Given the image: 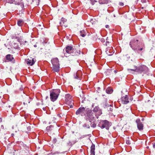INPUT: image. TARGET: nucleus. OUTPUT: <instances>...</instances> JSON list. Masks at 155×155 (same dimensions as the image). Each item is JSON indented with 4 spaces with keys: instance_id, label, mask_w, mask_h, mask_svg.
Listing matches in <instances>:
<instances>
[{
    "instance_id": "9",
    "label": "nucleus",
    "mask_w": 155,
    "mask_h": 155,
    "mask_svg": "<svg viewBox=\"0 0 155 155\" xmlns=\"http://www.w3.org/2000/svg\"><path fill=\"white\" fill-rule=\"evenodd\" d=\"M137 124V127L140 130H143V125L141 122L140 119H137L136 121Z\"/></svg>"
},
{
    "instance_id": "16",
    "label": "nucleus",
    "mask_w": 155,
    "mask_h": 155,
    "mask_svg": "<svg viewBox=\"0 0 155 155\" xmlns=\"http://www.w3.org/2000/svg\"><path fill=\"white\" fill-rule=\"evenodd\" d=\"M95 146L94 144H92L91 147V155H95Z\"/></svg>"
},
{
    "instance_id": "4",
    "label": "nucleus",
    "mask_w": 155,
    "mask_h": 155,
    "mask_svg": "<svg viewBox=\"0 0 155 155\" xmlns=\"http://www.w3.org/2000/svg\"><path fill=\"white\" fill-rule=\"evenodd\" d=\"M86 116L89 120H92L94 118L93 113L89 108H87L86 109Z\"/></svg>"
},
{
    "instance_id": "38",
    "label": "nucleus",
    "mask_w": 155,
    "mask_h": 155,
    "mask_svg": "<svg viewBox=\"0 0 155 155\" xmlns=\"http://www.w3.org/2000/svg\"><path fill=\"white\" fill-rule=\"evenodd\" d=\"M107 43H109V42L108 41H106V46H107Z\"/></svg>"
},
{
    "instance_id": "2",
    "label": "nucleus",
    "mask_w": 155,
    "mask_h": 155,
    "mask_svg": "<svg viewBox=\"0 0 155 155\" xmlns=\"http://www.w3.org/2000/svg\"><path fill=\"white\" fill-rule=\"evenodd\" d=\"M148 68L146 66L143 65L140 66L137 68L134 66V68L132 69H128V70H131L133 71H135L138 72H142L144 73V72H147L148 71Z\"/></svg>"
},
{
    "instance_id": "22",
    "label": "nucleus",
    "mask_w": 155,
    "mask_h": 155,
    "mask_svg": "<svg viewBox=\"0 0 155 155\" xmlns=\"http://www.w3.org/2000/svg\"><path fill=\"white\" fill-rule=\"evenodd\" d=\"M40 0H32V2L35 5H38L39 4Z\"/></svg>"
},
{
    "instance_id": "13",
    "label": "nucleus",
    "mask_w": 155,
    "mask_h": 155,
    "mask_svg": "<svg viewBox=\"0 0 155 155\" xmlns=\"http://www.w3.org/2000/svg\"><path fill=\"white\" fill-rule=\"evenodd\" d=\"M73 48L71 46H68L66 47L65 50L67 53L71 54L72 53Z\"/></svg>"
},
{
    "instance_id": "10",
    "label": "nucleus",
    "mask_w": 155,
    "mask_h": 155,
    "mask_svg": "<svg viewBox=\"0 0 155 155\" xmlns=\"http://www.w3.org/2000/svg\"><path fill=\"white\" fill-rule=\"evenodd\" d=\"M6 58L7 60L9 61L14 63L15 62V60L12 55L10 54H8L6 56Z\"/></svg>"
},
{
    "instance_id": "12",
    "label": "nucleus",
    "mask_w": 155,
    "mask_h": 155,
    "mask_svg": "<svg viewBox=\"0 0 155 155\" xmlns=\"http://www.w3.org/2000/svg\"><path fill=\"white\" fill-rule=\"evenodd\" d=\"M80 54V51L78 48H74L73 50L72 51V53H71L72 56H78Z\"/></svg>"
},
{
    "instance_id": "19",
    "label": "nucleus",
    "mask_w": 155,
    "mask_h": 155,
    "mask_svg": "<svg viewBox=\"0 0 155 155\" xmlns=\"http://www.w3.org/2000/svg\"><path fill=\"white\" fill-rule=\"evenodd\" d=\"M59 65L53 66V70L55 72H58L59 70Z\"/></svg>"
},
{
    "instance_id": "3",
    "label": "nucleus",
    "mask_w": 155,
    "mask_h": 155,
    "mask_svg": "<svg viewBox=\"0 0 155 155\" xmlns=\"http://www.w3.org/2000/svg\"><path fill=\"white\" fill-rule=\"evenodd\" d=\"M60 93L59 89L54 90L51 92L50 93V98L51 101L54 102L58 98V97Z\"/></svg>"
},
{
    "instance_id": "45",
    "label": "nucleus",
    "mask_w": 155,
    "mask_h": 155,
    "mask_svg": "<svg viewBox=\"0 0 155 155\" xmlns=\"http://www.w3.org/2000/svg\"><path fill=\"white\" fill-rule=\"evenodd\" d=\"M39 26H41V25H38Z\"/></svg>"
},
{
    "instance_id": "18",
    "label": "nucleus",
    "mask_w": 155,
    "mask_h": 155,
    "mask_svg": "<svg viewBox=\"0 0 155 155\" xmlns=\"http://www.w3.org/2000/svg\"><path fill=\"white\" fill-rule=\"evenodd\" d=\"M93 111L94 113H97L98 112H100V110L99 107L98 106H96L93 110Z\"/></svg>"
},
{
    "instance_id": "1",
    "label": "nucleus",
    "mask_w": 155,
    "mask_h": 155,
    "mask_svg": "<svg viewBox=\"0 0 155 155\" xmlns=\"http://www.w3.org/2000/svg\"><path fill=\"white\" fill-rule=\"evenodd\" d=\"M138 40H133L130 43V45L131 47L134 50H136L138 52L144 50L145 47L143 45H141L138 43Z\"/></svg>"
},
{
    "instance_id": "7",
    "label": "nucleus",
    "mask_w": 155,
    "mask_h": 155,
    "mask_svg": "<svg viewBox=\"0 0 155 155\" xmlns=\"http://www.w3.org/2000/svg\"><path fill=\"white\" fill-rule=\"evenodd\" d=\"M86 109L85 107H81L76 111L75 114L77 115H81L82 116H86Z\"/></svg>"
},
{
    "instance_id": "24",
    "label": "nucleus",
    "mask_w": 155,
    "mask_h": 155,
    "mask_svg": "<svg viewBox=\"0 0 155 155\" xmlns=\"http://www.w3.org/2000/svg\"><path fill=\"white\" fill-rule=\"evenodd\" d=\"M106 91L107 94H110L112 93L113 90L110 88H108L107 89Z\"/></svg>"
},
{
    "instance_id": "36",
    "label": "nucleus",
    "mask_w": 155,
    "mask_h": 155,
    "mask_svg": "<svg viewBox=\"0 0 155 155\" xmlns=\"http://www.w3.org/2000/svg\"><path fill=\"white\" fill-rule=\"evenodd\" d=\"M101 41L102 42H104V38H102L101 39Z\"/></svg>"
},
{
    "instance_id": "47",
    "label": "nucleus",
    "mask_w": 155,
    "mask_h": 155,
    "mask_svg": "<svg viewBox=\"0 0 155 155\" xmlns=\"http://www.w3.org/2000/svg\"><path fill=\"white\" fill-rule=\"evenodd\" d=\"M143 1V2H144V1H145V0H142Z\"/></svg>"
},
{
    "instance_id": "34",
    "label": "nucleus",
    "mask_w": 155,
    "mask_h": 155,
    "mask_svg": "<svg viewBox=\"0 0 155 155\" xmlns=\"http://www.w3.org/2000/svg\"><path fill=\"white\" fill-rule=\"evenodd\" d=\"M85 127H86L87 128H90V126L89 125H87L86 124H85Z\"/></svg>"
},
{
    "instance_id": "35",
    "label": "nucleus",
    "mask_w": 155,
    "mask_h": 155,
    "mask_svg": "<svg viewBox=\"0 0 155 155\" xmlns=\"http://www.w3.org/2000/svg\"><path fill=\"white\" fill-rule=\"evenodd\" d=\"M153 147L154 149H155V143H154L153 144Z\"/></svg>"
},
{
    "instance_id": "8",
    "label": "nucleus",
    "mask_w": 155,
    "mask_h": 155,
    "mask_svg": "<svg viewBox=\"0 0 155 155\" xmlns=\"http://www.w3.org/2000/svg\"><path fill=\"white\" fill-rule=\"evenodd\" d=\"M46 130L48 134L51 135L54 134L55 132V129L54 126L52 125L47 127H46Z\"/></svg>"
},
{
    "instance_id": "48",
    "label": "nucleus",
    "mask_w": 155,
    "mask_h": 155,
    "mask_svg": "<svg viewBox=\"0 0 155 155\" xmlns=\"http://www.w3.org/2000/svg\"><path fill=\"white\" fill-rule=\"evenodd\" d=\"M101 114L100 113L99 114H100H100Z\"/></svg>"
},
{
    "instance_id": "46",
    "label": "nucleus",
    "mask_w": 155,
    "mask_h": 155,
    "mask_svg": "<svg viewBox=\"0 0 155 155\" xmlns=\"http://www.w3.org/2000/svg\"><path fill=\"white\" fill-rule=\"evenodd\" d=\"M142 9H143V7H142Z\"/></svg>"
},
{
    "instance_id": "43",
    "label": "nucleus",
    "mask_w": 155,
    "mask_h": 155,
    "mask_svg": "<svg viewBox=\"0 0 155 155\" xmlns=\"http://www.w3.org/2000/svg\"><path fill=\"white\" fill-rule=\"evenodd\" d=\"M58 153H59L58 152H55L54 154H56V153L58 154Z\"/></svg>"
},
{
    "instance_id": "33",
    "label": "nucleus",
    "mask_w": 155,
    "mask_h": 155,
    "mask_svg": "<svg viewBox=\"0 0 155 155\" xmlns=\"http://www.w3.org/2000/svg\"><path fill=\"white\" fill-rule=\"evenodd\" d=\"M119 5L120 6H123L124 5V4L122 2H120L119 3Z\"/></svg>"
},
{
    "instance_id": "41",
    "label": "nucleus",
    "mask_w": 155,
    "mask_h": 155,
    "mask_svg": "<svg viewBox=\"0 0 155 155\" xmlns=\"http://www.w3.org/2000/svg\"><path fill=\"white\" fill-rule=\"evenodd\" d=\"M94 104H93L92 105V107H94Z\"/></svg>"
},
{
    "instance_id": "28",
    "label": "nucleus",
    "mask_w": 155,
    "mask_h": 155,
    "mask_svg": "<svg viewBox=\"0 0 155 155\" xmlns=\"http://www.w3.org/2000/svg\"><path fill=\"white\" fill-rule=\"evenodd\" d=\"M5 2L7 3L12 4L13 3L14 0H5Z\"/></svg>"
},
{
    "instance_id": "5",
    "label": "nucleus",
    "mask_w": 155,
    "mask_h": 155,
    "mask_svg": "<svg viewBox=\"0 0 155 155\" xmlns=\"http://www.w3.org/2000/svg\"><path fill=\"white\" fill-rule=\"evenodd\" d=\"M65 101L66 104H68L70 108L73 107V103L72 102V96L70 94H67L65 95Z\"/></svg>"
},
{
    "instance_id": "15",
    "label": "nucleus",
    "mask_w": 155,
    "mask_h": 155,
    "mask_svg": "<svg viewBox=\"0 0 155 155\" xmlns=\"http://www.w3.org/2000/svg\"><path fill=\"white\" fill-rule=\"evenodd\" d=\"M35 62V61L33 58H30L28 59L27 64L29 65L32 66L34 64Z\"/></svg>"
},
{
    "instance_id": "32",
    "label": "nucleus",
    "mask_w": 155,
    "mask_h": 155,
    "mask_svg": "<svg viewBox=\"0 0 155 155\" xmlns=\"http://www.w3.org/2000/svg\"><path fill=\"white\" fill-rule=\"evenodd\" d=\"M57 141V139H55V138H54L53 140V143H54V144L55 143H56Z\"/></svg>"
},
{
    "instance_id": "21",
    "label": "nucleus",
    "mask_w": 155,
    "mask_h": 155,
    "mask_svg": "<svg viewBox=\"0 0 155 155\" xmlns=\"http://www.w3.org/2000/svg\"><path fill=\"white\" fill-rule=\"evenodd\" d=\"M82 74V73L81 71H78L76 74V76H74V78H80L81 77V75Z\"/></svg>"
},
{
    "instance_id": "14",
    "label": "nucleus",
    "mask_w": 155,
    "mask_h": 155,
    "mask_svg": "<svg viewBox=\"0 0 155 155\" xmlns=\"http://www.w3.org/2000/svg\"><path fill=\"white\" fill-rule=\"evenodd\" d=\"M51 61L53 66L59 65V60L57 58L53 59L51 60Z\"/></svg>"
},
{
    "instance_id": "42",
    "label": "nucleus",
    "mask_w": 155,
    "mask_h": 155,
    "mask_svg": "<svg viewBox=\"0 0 155 155\" xmlns=\"http://www.w3.org/2000/svg\"><path fill=\"white\" fill-rule=\"evenodd\" d=\"M141 120L142 121H143L144 120V118H142L141 119Z\"/></svg>"
},
{
    "instance_id": "39",
    "label": "nucleus",
    "mask_w": 155,
    "mask_h": 155,
    "mask_svg": "<svg viewBox=\"0 0 155 155\" xmlns=\"http://www.w3.org/2000/svg\"><path fill=\"white\" fill-rule=\"evenodd\" d=\"M105 27H106V28H109V26L108 25H106L105 26Z\"/></svg>"
},
{
    "instance_id": "20",
    "label": "nucleus",
    "mask_w": 155,
    "mask_h": 155,
    "mask_svg": "<svg viewBox=\"0 0 155 155\" xmlns=\"http://www.w3.org/2000/svg\"><path fill=\"white\" fill-rule=\"evenodd\" d=\"M24 22L23 20H18L17 22L18 25L19 26H21L23 25Z\"/></svg>"
},
{
    "instance_id": "30",
    "label": "nucleus",
    "mask_w": 155,
    "mask_h": 155,
    "mask_svg": "<svg viewBox=\"0 0 155 155\" xmlns=\"http://www.w3.org/2000/svg\"><path fill=\"white\" fill-rule=\"evenodd\" d=\"M109 73H110V74L111 73H112L113 72H114L115 74L117 73V71L116 70H114L112 71V70H109L108 71Z\"/></svg>"
},
{
    "instance_id": "25",
    "label": "nucleus",
    "mask_w": 155,
    "mask_h": 155,
    "mask_svg": "<svg viewBox=\"0 0 155 155\" xmlns=\"http://www.w3.org/2000/svg\"><path fill=\"white\" fill-rule=\"evenodd\" d=\"M80 33L82 37H84L86 35V32L84 30L81 31Z\"/></svg>"
},
{
    "instance_id": "29",
    "label": "nucleus",
    "mask_w": 155,
    "mask_h": 155,
    "mask_svg": "<svg viewBox=\"0 0 155 155\" xmlns=\"http://www.w3.org/2000/svg\"><path fill=\"white\" fill-rule=\"evenodd\" d=\"M26 101H25V102H23V104L24 105L25 104H28L30 103L29 101H28V98L26 99Z\"/></svg>"
},
{
    "instance_id": "40",
    "label": "nucleus",
    "mask_w": 155,
    "mask_h": 155,
    "mask_svg": "<svg viewBox=\"0 0 155 155\" xmlns=\"http://www.w3.org/2000/svg\"><path fill=\"white\" fill-rule=\"evenodd\" d=\"M109 110L110 111H112L113 110V109L111 107H110L109 108Z\"/></svg>"
},
{
    "instance_id": "23",
    "label": "nucleus",
    "mask_w": 155,
    "mask_h": 155,
    "mask_svg": "<svg viewBox=\"0 0 155 155\" xmlns=\"http://www.w3.org/2000/svg\"><path fill=\"white\" fill-rule=\"evenodd\" d=\"M131 141L132 142V140L131 139L130 140L129 137H127L126 140V143L127 144L130 145L131 144Z\"/></svg>"
},
{
    "instance_id": "37",
    "label": "nucleus",
    "mask_w": 155,
    "mask_h": 155,
    "mask_svg": "<svg viewBox=\"0 0 155 155\" xmlns=\"http://www.w3.org/2000/svg\"><path fill=\"white\" fill-rule=\"evenodd\" d=\"M107 107H109L110 106V104H107V105H106V107H107Z\"/></svg>"
},
{
    "instance_id": "31",
    "label": "nucleus",
    "mask_w": 155,
    "mask_h": 155,
    "mask_svg": "<svg viewBox=\"0 0 155 155\" xmlns=\"http://www.w3.org/2000/svg\"><path fill=\"white\" fill-rule=\"evenodd\" d=\"M96 124H95L94 123H93V124H91V127H93L94 128L96 127Z\"/></svg>"
},
{
    "instance_id": "27",
    "label": "nucleus",
    "mask_w": 155,
    "mask_h": 155,
    "mask_svg": "<svg viewBox=\"0 0 155 155\" xmlns=\"http://www.w3.org/2000/svg\"><path fill=\"white\" fill-rule=\"evenodd\" d=\"M26 128H27L28 127H27V126L25 124H22L21 126V128L22 130H25Z\"/></svg>"
},
{
    "instance_id": "6",
    "label": "nucleus",
    "mask_w": 155,
    "mask_h": 155,
    "mask_svg": "<svg viewBox=\"0 0 155 155\" xmlns=\"http://www.w3.org/2000/svg\"><path fill=\"white\" fill-rule=\"evenodd\" d=\"M100 125H101L100 127L101 129L105 128L107 130H109V127L110 126L109 122L107 120H102L100 122Z\"/></svg>"
},
{
    "instance_id": "26",
    "label": "nucleus",
    "mask_w": 155,
    "mask_h": 155,
    "mask_svg": "<svg viewBox=\"0 0 155 155\" xmlns=\"http://www.w3.org/2000/svg\"><path fill=\"white\" fill-rule=\"evenodd\" d=\"M23 87L21 85H18V84L17 85V89L18 90H19L20 91H22L23 90Z\"/></svg>"
},
{
    "instance_id": "17",
    "label": "nucleus",
    "mask_w": 155,
    "mask_h": 155,
    "mask_svg": "<svg viewBox=\"0 0 155 155\" xmlns=\"http://www.w3.org/2000/svg\"><path fill=\"white\" fill-rule=\"evenodd\" d=\"M90 1L91 2L92 4L94 5V8H97L98 7V5H99V3L97 2L96 0H90Z\"/></svg>"
},
{
    "instance_id": "44",
    "label": "nucleus",
    "mask_w": 155,
    "mask_h": 155,
    "mask_svg": "<svg viewBox=\"0 0 155 155\" xmlns=\"http://www.w3.org/2000/svg\"><path fill=\"white\" fill-rule=\"evenodd\" d=\"M43 27H41V28H40L41 29H43Z\"/></svg>"
},
{
    "instance_id": "11",
    "label": "nucleus",
    "mask_w": 155,
    "mask_h": 155,
    "mask_svg": "<svg viewBox=\"0 0 155 155\" xmlns=\"http://www.w3.org/2000/svg\"><path fill=\"white\" fill-rule=\"evenodd\" d=\"M121 100L122 104H126L128 103L129 101L127 95H125V96L122 97Z\"/></svg>"
}]
</instances>
